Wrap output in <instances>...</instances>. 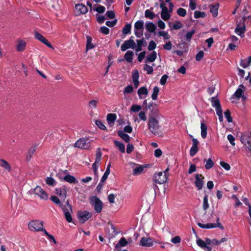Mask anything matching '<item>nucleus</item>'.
Segmentation results:
<instances>
[{"label":"nucleus","mask_w":251,"mask_h":251,"mask_svg":"<svg viewBox=\"0 0 251 251\" xmlns=\"http://www.w3.org/2000/svg\"><path fill=\"white\" fill-rule=\"evenodd\" d=\"M36 151V147H31L28 150L26 154V160L27 161H29L32 158V155L34 154Z\"/></svg>","instance_id":"nucleus-21"},{"label":"nucleus","mask_w":251,"mask_h":251,"mask_svg":"<svg viewBox=\"0 0 251 251\" xmlns=\"http://www.w3.org/2000/svg\"><path fill=\"white\" fill-rule=\"evenodd\" d=\"M227 139L229 141L230 143L233 146H234L235 145V143L234 142L235 138L232 135H231V134L228 135L227 136Z\"/></svg>","instance_id":"nucleus-61"},{"label":"nucleus","mask_w":251,"mask_h":251,"mask_svg":"<svg viewBox=\"0 0 251 251\" xmlns=\"http://www.w3.org/2000/svg\"><path fill=\"white\" fill-rule=\"evenodd\" d=\"M144 23L142 21H138L135 24V28L139 30L143 28Z\"/></svg>","instance_id":"nucleus-39"},{"label":"nucleus","mask_w":251,"mask_h":251,"mask_svg":"<svg viewBox=\"0 0 251 251\" xmlns=\"http://www.w3.org/2000/svg\"><path fill=\"white\" fill-rule=\"evenodd\" d=\"M136 47L135 42L131 38L130 39L125 41L121 46V50L125 51L128 49L131 48L132 49Z\"/></svg>","instance_id":"nucleus-7"},{"label":"nucleus","mask_w":251,"mask_h":251,"mask_svg":"<svg viewBox=\"0 0 251 251\" xmlns=\"http://www.w3.org/2000/svg\"><path fill=\"white\" fill-rule=\"evenodd\" d=\"M133 91V88L132 85H128L124 89V93L126 94H130L132 93Z\"/></svg>","instance_id":"nucleus-47"},{"label":"nucleus","mask_w":251,"mask_h":251,"mask_svg":"<svg viewBox=\"0 0 251 251\" xmlns=\"http://www.w3.org/2000/svg\"><path fill=\"white\" fill-rule=\"evenodd\" d=\"M203 55H204L203 51H200L196 55V60L198 61L201 60L202 59Z\"/></svg>","instance_id":"nucleus-57"},{"label":"nucleus","mask_w":251,"mask_h":251,"mask_svg":"<svg viewBox=\"0 0 251 251\" xmlns=\"http://www.w3.org/2000/svg\"><path fill=\"white\" fill-rule=\"evenodd\" d=\"M62 210H63L65 219L66 221L69 223H71L73 221L72 216L69 212L68 209L65 206L62 207Z\"/></svg>","instance_id":"nucleus-17"},{"label":"nucleus","mask_w":251,"mask_h":251,"mask_svg":"<svg viewBox=\"0 0 251 251\" xmlns=\"http://www.w3.org/2000/svg\"><path fill=\"white\" fill-rule=\"evenodd\" d=\"M159 91V88L157 86L154 87L153 93L151 95V98L153 100H156L157 98V95Z\"/></svg>","instance_id":"nucleus-36"},{"label":"nucleus","mask_w":251,"mask_h":251,"mask_svg":"<svg viewBox=\"0 0 251 251\" xmlns=\"http://www.w3.org/2000/svg\"><path fill=\"white\" fill-rule=\"evenodd\" d=\"M144 70L147 72L148 74H151L153 72L152 67L149 66L147 64L145 65Z\"/></svg>","instance_id":"nucleus-46"},{"label":"nucleus","mask_w":251,"mask_h":251,"mask_svg":"<svg viewBox=\"0 0 251 251\" xmlns=\"http://www.w3.org/2000/svg\"><path fill=\"white\" fill-rule=\"evenodd\" d=\"M195 30H192L191 31L188 32L186 33V36H185L187 40H188V41H190L192 36L195 33Z\"/></svg>","instance_id":"nucleus-55"},{"label":"nucleus","mask_w":251,"mask_h":251,"mask_svg":"<svg viewBox=\"0 0 251 251\" xmlns=\"http://www.w3.org/2000/svg\"><path fill=\"white\" fill-rule=\"evenodd\" d=\"M35 38L41 42L46 45L48 47L52 49V46L42 35L37 31L35 32Z\"/></svg>","instance_id":"nucleus-9"},{"label":"nucleus","mask_w":251,"mask_h":251,"mask_svg":"<svg viewBox=\"0 0 251 251\" xmlns=\"http://www.w3.org/2000/svg\"><path fill=\"white\" fill-rule=\"evenodd\" d=\"M142 109V107L139 105L134 104L131 107L130 110L133 112H138Z\"/></svg>","instance_id":"nucleus-48"},{"label":"nucleus","mask_w":251,"mask_h":251,"mask_svg":"<svg viewBox=\"0 0 251 251\" xmlns=\"http://www.w3.org/2000/svg\"><path fill=\"white\" fill-rule=\"evenodd\" d=\"M195 184L198 190H201L204 184V176L201 174H197L195 176Z\"/></svg>","instance_id":"nucleus-8"},{"label":"nucleus","mask_w":251,"mask_h":251,"mask_svg":"<svg viewBox=\"0 0 251 251\" xmlns=\"http://www.w3.org/2000/svg\"><path fill=\"white\" fill-rule=\"evenodd\" d=\"M117 19H115L113 21H107L106 22V25L108 26L112 27L116 25V24L117 23Z\"/></svg>","instance_id":"nucleus-62"},{"label":"nucleus","mask_w":251,"mask_h":251,"mask_svg":"<svg viewBox=\"0 0 251 251\" xmlns=\"http://www.w3.org/2000/svg\"><path fill=\"white\" fill-rule=\"evenodd\" d=\"M210 12L212 14L213 16L216 17L218 14V7L215 5L210 6Z\"/></svg>","instance_id":"nucleus-38"},{"label":"nucleus","mask_w":251,"mask_h":251,"mask_svg":"<svg viewBox=\"0 0 251 251\" xmlns=\"http://www.w3.org/2000/svg\"><path fill=\"white\" fill-rule=\"evenodd\" d=\"M198 225L200 227L202 228H211L217 227H220L222 229L224 228L223 226H221V224L220 223H217V224L210 223L206 225L199 223Z\"/></svg>","instance_id":"nucleus-12"},{"label":"nucleus","mask_w":251,"mask_h":251,"mask_svg":"<svg viewBox=\"0 0 251 251\" xmlns=\"http://www.w3.org/2000/svg\"><path fill=\"white\" fill-rule=\"evenodd\" d=\"M114 144H115V145L117 147H118L119 148V150L122 152H125V145L123 143H120V142L115 140V141H114Z\"/></svg>","instance_id":"nucleus-35"},{"label":"nucleus","mask_w":251,"mask_h":251,"mask_svg":"<svg viewBox=\"0 0 251 251\" xmlns=\"http://www.w3.org/2000/svg\"><path fill=\"white\" fill-rule=\"evenodd\" d=\"M148 127L153 135H159L161 132L159 121L154 117H150L148 121Z\"/></svg>","instance_id":"nucleus-1"},{"label":"nucleus","mask_w":251,"mask_h":251,"mask_svg":"<svg viewBox=\"0 0 251 251\" xmlns=\"http://www.w3.org/2000/svg\"><path fill=\"white\" fill-rule=\"evenodd\" d=\"M92 141V140L88 138H80L76 141L75 147L82 149H87L90 147Z\"/></svg>","instance_id":"nucleus-2"},{"label":"nucleus","mask_w":251,"mask_h":251,"mask_svg":"<svg viewBox=\"0 0 251 251\" xmlns=\"http://www.w3.org/2000/svg\"><path fill=\"white\" fill-rule=\"evenodd\" d=\"M197 245L201 248H206L207 249L206 251H211V248L210 247L206 246V242L204 241H203L201 239H199L197 240Z\"/></svg>","instance_id":"nucleus-23"},{"label":"nucleus","mask_w":251,"mask_h":251,"mask_svg":"<svg viewBox=\"0 0 251 251\" xmlns=\"http://www.w3.org/2000/svg\"><path fill=\"white\" fill-rule=\"evenodd\" d=\"M34 192L42 200H47L48 199V195L40 186H36L34 189Z\"/></svg>","instance_id":"nucleus-6"},{"label":"nucleus","mask_w":251,"mask_h":251,"mask_svg":"<svg viewBox=\"0 0 251 251\" xmlns=\"http://www.w3.org/2000/svg\"><path fill=\"white\" fill-rule=\"evenodd\" d=\"M214 165V163L211 160V159L209 158L206 160V163L205 165V167L206 169H210Z\"/></svg>","instance_id":"nucleus-44"},{"label":"nucleus","mask_w":251,"mask_h":251,"mask_svg":"<svg viewBox=\"0 0 251 251\" xmlns=\"http://www.w3.org/2000/svg\"><path fill=\"white\" fill-rule=\"evenodd\" d=\"M198 151V147L192 146L190 149V154L191 156H193Z\"/></svg>","instance_id":"nucleus-54"},{"label":"nucleus","mask_w":251,"mask_h":251,"mask_svg":"<svg viewBox=\"0 0 251 251\" xmlns=\"http://www.w3.org/2000/svg\"><path fill=\"white\" fill-rule=\"evenodd\" d=\"M168 78V76L167 75H164L162 76L160 79V83L161 85H164L165 84L167 81V79Z\"/></svg>","instance_id":"nucleus-63"},{"label":"nucleus","mask_w":251,"mask_h":251,"mask_svg":"<svg viewBox=\"0 0 251 251\" xmlns=\"http://www.w3.org/2000/svg\"><path fill=\"white\" fill-rule=\"evenodd\" d=\"M211 102L213 107L216 108V112L222 110L220 101L217 97H214L211 98Z\"/></svg>","instance_id":"nucleus-14"},{"label":"nucleus","mask_w":251,"mask_h":251,"mask_svg":"<svg viewBox=\"0 0 251 251\" xmlns=\"http://www.w3.org/2000/svg\"><path fill=\"white\" fill-rule=\"evenodd\" d=\"M117 116L115 114H109L107 116V121L110 126H113Z\"/></svg>","instance_id":"nucleus-18"},{"label":"nucleus","mask_w":251,"mask_h":251,"mask_svg":"<svg viewBox=\"0 0 251 251\" xmlns=\"http://www.w3.org/2000/svg\"><path fill=\"white\" fill-rule=\"evenodd\" d=\"M245 30V25L243 22L242 25H241L240 24H237L236 27L235 29V32L241 37H243Z\"/></svg>","instance_id":"nucleus-10"},{"label":"nucleus","mask_w":251,"mask_h":251,"mask_svg":"<svg viewBox=\"0 0 251 251\" xmlns=\"http://www.w3.org/2000/svg\"><path fill=\"white\" fill-rule=\"evenodd\" d=\"M127 244V242L126 240L123 237L121 239V240L119 241L118 243H117L115 247L117 248H120L121 247H124L126 246Z\"/></svg>","instance_id":"nucleus-33"},{"label":"nucleus","mask_w":251,"mask_h":251,"mask_svg":"<svg viewBox=\"0 0 251 251\" xmlns=\"http://www.w3.org/2000/svg\"><path fill=\"white\" fill-rule=\"evenodd\" d=\"M139 118L143 121H146L147 120V116L146 115V114L143 111H140L138 114Z\"/></svg>","instance_id":"nucleus-60"},{"label":"nucleus","mask_w":251,"mask_h":251,"mask_svg":"<svg viewBox=\"0 0 251 251\" xmlns=\"http://www.w3.org/2000/svg\"><path fill=\"white\" fill-rule=\"evenodd\" d=\"M145 17L152 19L154 17V14L149 10H147L145 11Z\"/></svg>","instance_id":"nucleus-52"},{"label":"nucleus","mask_w":251,"mask_h":251,"mask_svg":"<svg viewBox=\"0 0 251 251\" xmlns=\"http://www.w3.org/2000/svg\"><path fill=\"white\" fill-rule=\"evenodd\" d=\"M209 207V204L208 203V196L206 195L204 196L203 199V208L204 210H206Z\"/></svg>","instance_id":"nucleus-43"},{"label":"nucleus","mask_w":251,"mask_h":251,"mask_svg":"<svg viewBox=\"0 0 251 251\" xmlns=\"http://www.w3.org/2000/svg\"><path fill=\"white\" fill-rule=\"evenodd\" d=\"M140 244L143 247H151L153 246L152 239L150 237L146 238L143 237L140 240Z\"/></svg>","instance_id":"nucleus-11"},{"label":"nucleus","mask_w":251,"mask_h":251,"mask_svg":"<svg viewBox=\"0 0 251 251\" xmlns=\"http://www.w3.org/2000/svg\"><path fill=\"white\" fill-rule=\"evenodd\" d=\"M75 7L76 13L77 15L85 14L88 11L87 7L82 3L76 4Z\"/></svg>","instance_id":"nucleus-13"},{"label":"nucleus","mask_w":251,"mask_h":251,"mask_svg":"<svg viewBox=\"0 0 251 251\" xmlns=\"http://www.w3.org/2000/svg\"><path fill=\"white\" fill-rule=\"evenodd\" d=\"M182 27V23L179 21H176L173 25V28L177 30Z\"/></svg>","instance_id":"nucleus-51"},{"label":"nucleus","mask_w":251,"mask_h":251,"mask_svg":"<svg viewBox=\"0 0 251 251\" xmlns=\"http://www.w3.org/2000/svg\"><path fill=\"white\" fill-rule=\"evenodd\" d=\"M26 46V43L22 40H19L17 41V45L16 46L17 50L18 51H23L25 50Z\"/></svg>","instance_id":"nucleus-16"},{"label":"nucleus","mask_w":251,"mask_h":251,"mask_svg":"<svg viewBox=\"0 0 251 251\" xmlns=\"http://www.w3.org/2000/svg\"><path fill=\"white\" fill-rule=\"evenodd\" d=\"M161 17L162 19L165 21H167L170 18L171 15L167 8L162 10L161 12Z\"/></svg>","instance_id":"nucleus-20"},{"label":"nucleus","mask_w":251,"mask_h":251,"mask_svg":"<svg viewBox=\"0 0 251 251\" xmlns=\"http://www.w3.org/2000/svg\"><path fill=\"white\" fill-rule=\"evenodd\" d=\"M220 164L226 171H229L230 169V166L229 164L225 162L221 161L220 162Z\"/></svg>","instance_id":"nucleus-53"},{"label":"nucleus","mask_w":251,"mask_h":251,"mask_svg":"<svg viewBox=\"0 0 251 251\" xmlns=\"http://www.w3.org/2000/svg\"><path fill=\"white\" fill-rule=\"evenodd\" d=\"M201 135L203 138H205L206 137L207 135V126H206L203 124L201 123Z\"/></svg>","instance_id":"nucleus-31"},{"label":"nucleus","mask_w":251,"mask_h":251,"mask_svg":"<svg viewBox=\"0 0 251 251\" xmlns=\"http://www.w3.org/2000/svg\"><path fill=\"white\" fill-rule=\"evenodd\" d=\"M94 107V100H91L89 102V104L87 106L88 111L90 116L92 117L93 116V107Z\"/></svg>","instance_id":"nucleus-29"},{"label":"nucleus","mask_w":251,"mask_h":251,"mask_svg":"<svg viewBox=\"0 0 251 251\" xmlns=\"http://www.w3.org/2000/svg\"><path fill=\"white\" fill-rule=\"evenodd\" d=\"M225 115L227 121L229 123L232 122V119L230 116V112L229 111V110H227L225 112Z\"/></svg>","instance_id":"nucleus-56"},{"label":"nucleus","mask_w":251,"mask_h":251,"mask_svg":"<svg viewBox=\"0 0 251 251\" xmlns=\"http://www.w3.org/2000/svg\"><path fill=\"white\" fill-rule=\"evenodd\" d=\"M133 52L131 50L127 51L124 55V58L127 62H131L133 59Z\"/></svg>","instance_id":"nucleus-26"},{"label":"nucleus","mask_w":251,"mask_h":251,"mask_svg":"<svg viewBox=\"0 0 251 251\" xmlns=\"http://www.w3.org/2000/svg\"><path fill=\"white\" fill-rule=\"evenodd\" d=\"M46 183L50 186H54L56 184L55 180L51 177H47L46 179Z\"/></svg>","instance_id":"nucleus-37"},{"label":"nucleus","mask_w":251,"mask_h":251,"mask_svg":"<svg viewBox=\"0 0 251 251\" xmlns=\"http://www.w3.org/2000/svg\"><path fill=\"white\" fill-rule=\"evenodd\" d=\"M56 193L61 198L65 199L66 197V190L64 188H58L56 189Z\"/></svg>","instance_id":"nucleus-28"},{"label":"nucleus","mask_w":251,"mask_h":251,"mask_svg":"<svg viewBox=\"0 0 251 251\" xmlns=\"http://www.w3.org/2000/svg\"><path fill=\"white\" fill-rule=\"evenodd\" d=\"M87 43L86 45V51L94 48V45L92 44V38L89 35L86 36Z\"/></svg>","instance_id":"nucleus-24"},{"label":"nucleus","mask_w":251,"mask_h":251,"mask_svg":"<svg viewBox=\"0 0 251 251\" xmlns=\"http://www.w3.org/2000/svg\"><path fill=\"white\" fill-rule=\"evenodd\" d=\"M144 168L142 166H140L133 170V175H137L141 174L143 171Z\"/></svg>","instance_id":"nucleus-41"},{"label":"nucleus","mask_w":251,"mask_h":251,"mask_svg":"<svg viewBox=\"0 0 251 251\" xmlns=\"http://www.w3.org/2000/svg\"><path fill=\"white\" fill-rule=\"evenodd\" d=\"M131 25L127 24L123 29V33L124 34H127L130 32Z\"/></svg>","instance_id":"nucleus-45"},{"label":"nucleus","mask_w":251,"mask_h":251,"mask_svg":"<svg viewBox=\"0 0 251 251\" xmlns=\"http://www.w3.org/2000/svg\"><path fill=\"white\" fill-rule=\"evenodd\" d=\"M50 200L56 204H57L60 207L62 208V207H63L64 205H63L62 203L61 202L60 200L58 199V198L55 196H52L50 198Z\"/></svg>","instance_id":"nucleus-30"},{"label":"nucleus","mask_w":251,"mask_h":251,"mask_svg":"<svg viewBox=\"0 0 251 251\" xmlns=\"http://www.w3.org/2000/svg\"><path fill=\"white\" fill-rule=\"evenodd\" d=\"M146 28L151 32H153L156 28L155 25L152 23H149L146 25Z\"/></svg>","instance_id":"nucleus-32"},{"label":"nucleus","mask_w":251,"mask_h":251,"mask_svg":"<svg viewBox=\"0 0 251 251\" xmlns=\"http://www.w3.org/2000/svg\"><path fill=\"white\" fill-rule=\"evenodd\" d=\"M157 57V53L155 51H153L150 55H149L146 59V62H153L155 61Z\"/></svg>","instance_id":"nucleus-25"},{"label":"nucleus","mask_w":251,"mask_h":251,"mask_svg":"<svg viewBox=\"0 0 251 251\" xmlns=\"http://www.w3.org/2000/svg\"><path fill=\"white\" fill-rule=\"evenodd\" d=\"M177 14L180 16L184 17L186 14V11L184 8H179L177 10Z\"/></svg>","instance_id":"nucleus-50"},{"label":"nucleus","mask_w":251,"mask_h":251,"mask_svg":"<svg viewBox=\"0 0 251 251\" xmlns=\"http://www.w3.org/2000/svg\"><path fill=\"white\" fill-rule=\"evenodd\" d=\"M158 34L160 36H163L165 39H169L170 38V36L167 32L164 31H159Z\"/></svg>","instance_id":"nucleus-58"},{"label":"nucleus","mask_w":251,"mask_h":251,"mask_svg":"<svg viewBox=\"0 0 251 251\" xmlns=\"http://www.w3.org/2000/svg\"><path fill=\"white\" fill-rule=\"evenodd\" d=\"M0 166L9 172L11 170L9 164L4 159H0Z\"/></svg>","instance_id":"nucleus-22"},{"label":"nucleus","mask_w":251,"mask_h":251,"mask_svg":"<svg viewBox=\"0 0 251 251\" xmlns=\"http://www.w3.org/2000/svg\"><path fill=\"white\" fill-rule=\"evenodd\" d=\"M156 44L153 41H151L149 43L148 49L149 50H152L156 48Z\"/></svg>","instance_id":"nucleus-59"},{"label":"nucleus","mask_w":251,"mask_h":251,"mask_svg":"<svg viewBox=\"0 0 251 251\" xmlns=\"http://www.w3.org/2000/svg\"><path fill=\"white\" fill-rule=\"evenodd\" d=\"M244 91V90H242L241 88L237 89V90L236 91L235 93H234V96L236 98L239 99L240 98H241L242 96V94H243Z\"/></svg>","instance_id":"nucleus-40"},{"label":"nucleus","mask_w":251,"mask_h":251,"mask_svg":"<svg viewBox=\"0 0 251 251\" xmlns=\"http://www.w3.org/2000/svg\"><path fill=\"white\" fill-rule=\"evenodd\" d=\"M154 181L155 183L161 184L164 183L167 180L166 174L163 175L162 172H158L154 176Z\"/></svg>","instance_id":"nucleus-5"},{"label":"nucleus","mask_w":251,"mask_h":251,"mask_svg":"<svg viewBox=\"0 0 251 251\" xmlns=\"http://www.w3.org/2000/svg\"><path fill=\"white\" fill-rule=\"evenodd\" d=\"M63 180L71 184H76L78 183V181L75 177L69 174L63 177Z\"/></svg>","instance_id":"nucleus-15"},{"label":"nucleus","mask_w":251,"mask_h":251,"mask_svg":"<svg viewBox=\"0 0 251 251\" xmlns=\"http://www.w3.org/2000/svg\"><path fill=\"white\" fill-rule=\"evenodd\" d=\"M148 94V90L145 87H142L140 88L138 91V94L140 98H141L142 95H147Z\"/></svg>","instance_id":"nucleus-34"},{"label":"nucleus","mask_w":251,"mask_h":251,"mask_svg":"<svg viewBox=\"0 0 251 251\" xmlns=\"http://www.w3.org/2000/svg\"><path fill=\"white\" fill-rule=\"evenodd\" d=\"M43 222L40 220H32L30 221L28 225V228L31 231H39L43 230L44 226Z\"/></svg>","instance_id":"nucleus-3"},{"label":"nucleus","mask_w":251,"mask_h":251,"mask_svg":"<svg viewBox=\"0 0 251 251\" xmlns=\"http://www.w3.org/2000/svg\"><path fill=\"white\" fill-rule=\"evenodd\" d=\"M246 141L249 145L248 147V150L251 152V137H249L248 138H246Z\"/></svg>","instance_id":"nucleus-64"},{"label":"nucleus","mask_w":251,"mask_h":251,"mask_svg":"<svg viewBox=\"0 0 251 251\" xmlns=\"http://www.w3.org/2000/svg\"><path fill=\"white\" fill-rule=\"evenodd\" d=\"M95 124L100 129L103 130H106V127L103 124V123L101 121L97 120L95 121Z\"/></svg>","instance_id":"nucleus-49"},{"label":"nucleus","mask_w":251,"mask_h":251,"mask_svg":"<svg viewBox=\"0 0 251 251\" xmlns=\"http://www.w3.org/2000/svg\"><path fill=\"white\" fill-rule=\"evenodd\" d=\"M205 16V14L203 12H200L199 11H196L194 13V17L197 19L199 18H204Z\"/></svg>","instance_id":"nucleus-42"},{"label":"nucleus","mask_w":251,"mask_h":251,"mask_svg":"<svg viewBox=\"0 0 251 251\" xmlns=\"http://www.w3.org/2000/svg\"><path fill=\"white\" fill-rule=\"evenodd\" d=\"M77 215L79 222L84 223L91 217L92 214L87 211H79Z\"/></svg>","instance_id":"nucleus-4"},{"label":"nucleus","mask_w":251,"mask_h":251,"mask_svg":"<svg viewBox=\"0 0 251 251\" xmlns=\"http://www.w3.org/2000/svg\"><path fill=\"white\" fill-rule=\"evenodd\" d=\"M102 209V203L97 198H95V211L100 213Z\"/></svg>","instance_id":"nucleus-19"},{"label":"nucleus","mask_w":251,"mask_h":251,"mask_svg":"<svg viewBox=\"0 0 251 251\" xmlns=\"http://www.w3.org/2000/svg\"><path fill=\"white\" fill-rule=\"evenodd\" d=\"M118 135L120 136L126 142L128 143L130 140V137L127 134L125 133L123 130H120L118 132Z\"/></svg>","instance_id":"nucleus-27"}]
</instances>
